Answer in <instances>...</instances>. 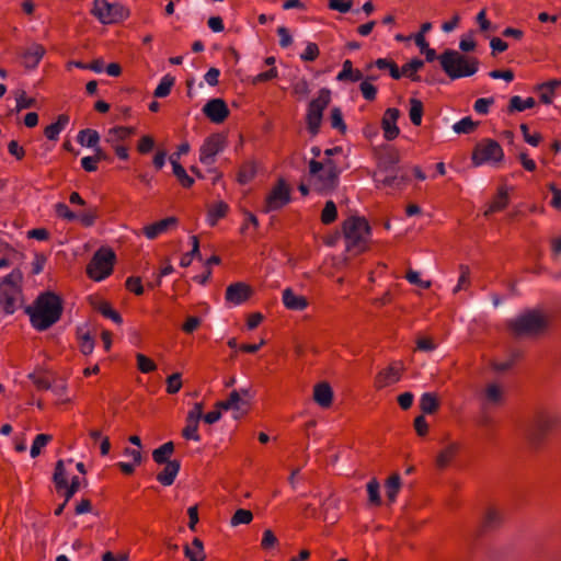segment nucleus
<instances>
[{
    "label": "nucleus",
    "instance_id": "36",
    "mask_svg": "<svg viewBox=\"0 0 561 561\" xmlns=\"http://www.w3.org/2000/svg\"><path fill=\"white\" fill-rule=\"evenodd\" d=\"M53 481L58 492H60L64 486H67V474L64 467V460L57 461L55 472L53 476Z\"/></svg>",
    "mask_w": 561,
    "mask_h": 561
},
{
    "label": "nucleus",
    "instance_id": "6",
    "mask_svg": "<svg viewBox=\"0 0 561 561\" xmlns=\"http://www.w3.org/2000/svg\"><path fill=\"white\" fill-rule=\"evenodd\" d=\"M115 253L108 248L98 250L87 267L88 275L96 282L107 277L113 270Z\"/></svg>",
    "mask_w": 561,
    "mask_h": 561
},
{
    "label": "nucleus",
    "instance_id": "30",
    "mask_svg": "<svg viewBox=\"0 0 561 561\" xmlns=\"http://www.w3.org/2000/svg\"><path fill=\"white\" fill-rule=\"evenodd\" d=\"M173 451L174 444L172 442H168L152 451V458L157 463L163 465L170 461L169 457Z\"/></svg>",
    "mask_w": 561,
    "mask_h": 561
},
{
    "label": "nucleus",
    "instance_id": "50",
    "mask_svg": "<svg viewBox=\"0 0 561 561\" xmlns=\"http://www.w3.org/2000/svg\"><path fill=\"white\" fill-rule=\"evenodd\" d=\"M508 204V195L505 191H501L495 201L491 204L490 208L485 211L488 216L490 213L504 209Z\"/></svg>",
    "mask_w": 561,
    "mask_h": 561
},
{
    "label": "nucleus",
    "instance_id": "61",
    "mask_svg": "<svg viewBox=\"0 0 561 561\" xmlns=\"http://www.w3.org/2000/svg\"><path fill=\"white\" fill-rule=\"evenodd\" d=\"M56 213L59 217L68 220L75 221L78 219V215L69 209V207L64 203H58L56 205Z\"/></svg>",
    "mask_w": 561,
    "mask_h": 561
},
{
    "label": "nucleus",
    "instance_id": "18",
    "mask_svg": "<svg viewBox=\"0 0 561 561\" xmlns=\"http://www.w3.org/2000/svg\"><path fill=\"white\" fill-rule=\"evenodd\" d=\"M164 469L158 473L157 480L165 486H169L173 484L180 469H181V462L179 460H171L167 463H164Z\"/></svg>",
    "mask_w": 561,
    "mask_h": 561
},
{
    "label": "nucleus",
    "instance_id": "1",
    "mask_svg": "<svg viewBox=\"0 0 561 561\" xmlns=\"http://www.w3.org/2000/svg\"><path fill=\"white\" fill-rule=\"evenodd\" d=\"M422 53L425 54L427 62L438 59L442 69L451 80L473 76L479 69V60L477 58L462 55L455 49H446L439 56L431 47L425 48Z\"/></svg>",
    "mask_w": 561,
    "mask_h": 561
},
{
    "label": "nucleus",
    "instance_id": "52",
    "mask_svg": "<svg viewBox=\"0 0 561 561\" xmlns=\"http://www.w3.org/2000/svg\"><path fill=\"white\" fill-rule=\"evenodd\" d=\"M228 400L231 403L234 412H241V413L245 412L248 404L243 401L239 391L233 390L229 394Z\"/></svg>",
    "mask_w": 561,
    "mask_h": 561
},
{
    "label": "nucleus",
    "instance_id": "15",
    "mask_svg": "<svg viewBox=\"0 0 561 561\" xmlns=\"http://www.w3.org/2000/svg\"><path fill=\"white\" fill-rule=\"evenodd\" d=\"M250 294L251 288L247 284L233 283L226 289V300L233 306H239L250 297Z\"/></svg>",
    "mask_w": 561,
    "mask_h": 561
},
{
    "label": "nucleus",
    "instance_id": "12",
    "mask_svg": "<svg viewBox=\"0 0 561 561\" xmlns=\"http://www.w3.org/2000/svg\"><path fill=\"white\" fill-rule=\"evenodd\" d=\"M340 168L337 164H328L314 179V187L320 193H328L339 184Z\"/></svg>",
    "mask_w": 561,
    "mask_h": 561
},
{
    "label": "nucleus",
    "instance_id": "64",
    "mask_svg": "<svg viewBox=\"0 0 561 561\" xmlns=\"http://www.w3.org/2000/svg\"><path fill=\"white\" fill-rule=\"evenodd\" d=\"M319 55V48L314 43H308L300 58L306 61H313Z\"/></svg>",
    "mask_w": 561,
    "mask_h": 561
},
{
    "label": "nucleus",
    "instance_id": "10",
    "mask_svg": "<svg viewBox=\"0 0 561 561\" xmlns=\"http://www.w3.org/2000/svg\"><path fill=\"white\" fill-rule=\"evenodd\" d=\"M226 146V138L221 134H213L204 140L199 149V161L205 165H211L216 161V156L220 153Z\"/></svg>",
    "mask_w": 561,
    "mask_h": 561
},
{
    "label": "nucleus",
    "instance_id": "17",
    "mask_svg": "<svg viewBox=\"0 0 561 561\" xmlns=\"http://www.w3.org/2000/svg\"><path fill=\"white\" fill-rule=\"evenodd\" d=\"M313 400L321 408H329L332 404L333 391L328 382H320L314 386Z\"/></svg>",
    "mask_w": 561,
    "mask_h": 561
},
{
    "label": "nucleus",
    "instance_id": "14",
    "mask_svg": "<svg viewBox=\"0 0 561 561\" xmlns=\"http://www.w3.org/2000/svg\"><path fill=\"white\" fill-rule=\"evenodd\" d=\"M400 117V111L396 107L386 110L381 126L383 129V136L387 140H393L398 137L400 129L397 126V121Z\"/></svg>",
    "mask_w": 561,
    "mask_h": 561
},
{
    "label": "nucleus",
    "instance_id": "2",
    "mask_svg": "<svg viewBox=\"0 0 561 561\" xmlns=\"http://www.w3.org/2000/svg\"><path fill=\"white\" fill-rule=\"evenodd\" d=\"M26 312L32 325L38 331H45L60 319L61 299L54 293L42 294L36 299L34 308L28 307Z\"/></svg>",
    "mask_w": 561,
    "mask_h": 561
},
{
    "label": "nucleus",
    "instance_id": "48",
    "mask_svg": "<svg viewBox=\"0 0 561 561\" xmlns=\"http://www.w3.org/2000/svg\"><path fill=\"white\" fill-rule=\"evenodd\" d=\"M253 519V515L249 510L239 508L236 511L234 515L231 518V525L238 526L240 524H250Z\"/></svg>",
    "mask_w": 561,
    "mask_h": 561
},
{
    "label": "nucleus",
    "instance_id": "23",
    "mask_svg": "<svg viewBox=\"0 0 561 561\" xmlns=\"http://www.w3.org/2000/svg\"><path fill=\"white\" fill-rule=\"evenodd\" d=\"M336 79L339 81L357 82L363 80V73L360 70L354 69L352 61L347 59L343 62V68L336 76Z\"/></svg>",
    "mask_w": 561,
    "mask_h": 561
},
{
    "label": "nucleus",
    "instance_id": "60",
    "mask_svg": "<svg viewBox=\"0 0 561 561\" xmlns=\"http://www.w3.org/2000/svg\"><path fill=\"white\" fill-rule=\"evenodd\" d=\"M494 103L493 98H481L474 102L473 108L478 114L485 115L489 113V107Z\"/></svg>",
    "mask_w": 561,
    "mask_h": 561
},
{
    "label": "nucleus",
    "instance_id": "21",
    "mask_svg": "<svg viewBox=\"0 0 561 561\" xmlns=\"http://www.w3.org/2000/svg\"><path fill=\"white\" fill-rule=\"evenodd\" d=\"M460 445L458 443H449L436 457V466L439 469L446 468L451 459L459 451Z\"/></svg>",
    "mask_w": 561,
    "mask_h": 561
},
{
    "label": "nucleus",
    "instance_id": "4",
    "mask_svg": "<svg viewBox=\"0 0 561 561\" xmlns=\"http://www.w3.org/2000/svg\"><path fill=\"white\" fill-rule=\"evenodd\" d=\"M507 327L516 337L534 336L545 331L547 319L538 310H526L511 319Z\"/></svg>",
    "mask_w": 561,
    "mask_h": 561
},
{
    "label": "nucleus",
    "instance_id": "28",
    "mask_svg": "<svg viewBox=\"0 0 561 561\" xmlns=\"http://www.w3.org/2000/svg\"><path fill=\"white\" fill-rule=\"evenodd\" d=\"M68 122L69 117L67 115H59L56 123H53L45 128V136L49 140H56L61 130L67 126Z\"/></svg>",
    "mask_w": 561,
    "mask_h": 561
},
{
    "label": "nucleus",
    "instance_id": "41",
    "mask_svg": "<svg viewBox=\"0 0 561 561\" xmlns=\"http://www.w3.org/2000/svg\"><path fill=\"white\" fill-rule=\"evenodd\" d=\"M95 309L99 312H101L104 317L111 319L112 321H114L117 324H121L123 322L121 314L118 312H116L115 310H113L112 307L110 306V304H107L106 301L98 302V305L95 306Z\"/></svg>",
    "mask_w": 561,
    "mask_h": 561
},
{
    "label": "nucleus",
    "instance_id": "24",
    "mask_svg": "<svg viewBox=\"0 0 561 561\" xmlns=\"http://www.w3.org/2000/svg\"><path fill=\"white\" fill-rule=\"evenodd\" d=\"M135 134L134 127L117 126L108 130L105 141L115 145L121 140H124Z\"/></svg>",
    "mask_w": 561,
    "mask_h": 561
},
{
    "label": "nucleus",
    "instance_id": "27",
    "mask_svg": "<svg viewBox=\"0 0 561 561\" xmlns=\"http://www.w3.org/2000/svg\"><path fill=\"white\" fill-rule=\"evenodd\" d=\"M184 553L190 561H203L205 554L202 540L194 538L191 546L186 545L184 547Z\"/></svg>",
    "mask_w": 561,
    "mask_h": 561
},
{
    "label": "nucleus",
    "instance_id": "56",
    "mask_svg": "<svg viewBox=\"0 0 561 561\" xmlns=\"http://www.w3.org/2000/svg\"><path fill=\"white\" fill-rule=\"evenodd\" d=\"M367 492L369 496V501L373 504L379 505L381 502L380 494H379V483L376 479H373L367 484Z\"/></svg>",
    "mask_w": 561,
    "mask_h": 561
},
{
    "label": "nucleus",
    "instance_id": "49",
    "mask_svg": "<svg viewBox=\"0 0 561 561\" xmlns=\"http://www.w3.org/2000/svg\"><path fill=\"white\" fill-rule=\"evenodd\" d=\"M330 119H331V126L332 128L341 131V133H345L346 130V125L343 121V116H342V112L339 107H333L331 110V116H330Z\"/></svg>",
    "mask_w": 561,
    "mask_h": 561
},
{
    "label": "nucleus",
    "instance_id": "29",
    "mask_svg": "<svg viewBox=\"0 0 561 561\" xmlns=\"http://www.w3.org/2000/svg\"><path fill=\"white\" fill-rule=\"evenodd\" d=\"M170 163L172 164L174 175L184 187H190L194 184V179L191 178L179 161L175 160L174 154L170 157Z\"/></svg>",
    "mask_w": 561,
    "mask_h": 561
},
{
    "label": "nucleus",
    "instance_id": "58",
    "mask_svg": "<svg viewBox=\"0 0 561 561\" xmlns=\"http://www.w3.org/2000/svg\"><path fill=\"white\" fill-rule=\"evenodd\" d=\"M501 520L500 514L495 510L490 508L485 513L483 525L485 528H493L500 525Z\"/></svg>",
    "mask_w": 561,
    "mask_h": 561
},
{
    "label": "nucleus",
    "instance_id": "13",
    "mask_svg": "<svg viewBox=\"0 0 561 561\" xmlns=\"http://www.w3.org/2000/svg\"><path fill=\"white\" fill-rule=\"evenodd\" d=\"M203 113L215 124L222 123L229 116V108L222 99L209 100L203 107Z\"/></svg>",
    "mask_w": 561,
    "mask_h": 561
},
{
    "label": "nucleus",
    "instance_id": "25",
    "mask_svg": "<svg viewBox=\"0 0 561 561\" xmlns=\"http://www.w3.org/2000/svg\"><path fill=\"white\" fill-rule=\"evenodd\" d=\"M483 400L485 404L497 405L503 400V390L496 383H489L483 392Z\"/></svg>",
    "mask_w": 561,
    "mask_h": 561
},
{
    "label": "nucleus",
    "instance_id": "32",
    "mask_svg": "<svg viewBox=\"0 0 561 561\" xmlns=\"http://www.w3.org/2000/svg\"><path fill=\"white\" fill-rule=\"evenodd\" d=\"M536 104L535 100L533 98H527L526 100H523L520 96L515 95L511 98L510 100V112H523L527 108L534 107Z\"/></svg>",
    "mask_w": 561,
    "mask_h": 561
},
{
    "label": "nucleus",
    "instance_id": "11",
    "mask_svg": "<svg viewBox=\"0 0 561 561\" xmlns=\"http://www.w3.org/2000/svg\"><path fill=\"white\" fill-rule=\"evenodd\" d=\"M289 188L284 180H279L278 184L271 191L265 199L264 211H275L289 203Z\"/></svg>",
    "mask_w": 561,
    "mask_h": 561
},
{
    "label": "nucleus",
    "instance_id": "39",
    "mask_svg": "<svg viewBox=\"0 0 561 561\" xmlns=\"http://www.w3.org/2000/svg\"><path fill=\"white\" fill-rule=\"evenodd\" d=\"M399 157L396 153H387L380 159V168L386 173L401 171V169L397 167Z\"/></svg>",
    "mask_w": 561,
    "mask_h": 561
},
{
    "label": "nucleus",
    "instance_id": "45",
    "mask_svg": "<svg viewBox=\"0 0 561 561\" xmlns=\"http://www.w3.org/2000/svg\"><path fill=\"white\" fill-rule=\"evenodd\" d=\"M22 280V273L20 270H13L10 274L3 277L0 285H7V289H20L19 284Z\"/></svg>",
    "mask_w": 561,
    "mask_h": 561
},
{
    "label": "nucleus",
    "instance_id": "16",
    "mask_svg": "<svg viewBox=\"0 0 561 561\" xmlns=\"http://www.w3.org/2000/svg\"><path fill=\"white\" fill-rule=\"evenodd\" d=\"M20 289H7V285H0V307L7 314H12L18 309Z\"/></svg>",
    "mask_w": 561,
    "mask_h": 561
},
{
    "label": "nucleus",
    "instance_id": "9",
    "mask_svg": "<svg viewBox=\"0 0 561 561\" xmlns=\"http://www.w3.org/2000/svg\"><path fill=\"white\" fill-rule=\"evenodd\" d=\"M92 12L103 24L117 23L127 16V10L123 5L107 0H94Z\"/></svg>",
    "mask_w": 561,
    "mask_h": 561
},
{
    "label": "nucleus",
    "instance_id": "33",
    "mask_svg": "<svg viewBox=\"0 0 561 561\" xmlns=\"http://www.w3.org/2000/svg\"><path fill=\"white\" fill-rule=\"evenodd\" d=\"M420 408L423 411V413H434L438 408L437 398L431 392L423 393L420 399Z\"/></svg>",
    "mask_w": 561,
    "mask_h": 561
},
{
    "label": "nucleus",
    "instance_id": "35",
    "mask_svg": "<svg viewBox=\"0 0 561 561\" xmlns=\"http://www.w3.org/2000/svg\"><path fill=\"white\" fill-rule=\"evenodd\" d=\"M409 116L413 125L419 126L422 123L423 103L417 99L410 100Z\"/></svg>",
    "mask_w": 561,
    "mask_h": 561
},
{
    "label": "nucleus",
    "instance_id": "20",
    "mask_svg": "<svg viewBox=\"0 0 561 561\" xmlns=\"http://www.w3.org/2000/svg\"><path fill=\"white\" fill-rule=\"evenodd\" d=\"M176 222L178 219L175 217H168L165 219H162L158 222L145 227L144 233L148 239L152 240L156 239L162 232H164L169 227L175 226Z\"/></svg>",
    "mask_w": 561,
    "mask_h": 561
},
{
    "label": "nucleus",
    "instance_id": "62",
    "mask_svg": "<svg viewBox=\"0 0 561 561\" xmlns=\"http://www.w3.org/2000/svg\"><path fill=\"white\" fill-rule=\"evenodd\" d=\"M80 350H81V352L84 355H89V354H91L93 352V350H94V340L92 339V336L90 335L89 332L84 333L81 336Z\"/></svg>",
    "mask_w": 561,
    "mask_h": 561
},
{
    "label": "nucleus",
    "instance_id": "19",
    "mask_svg": "<svg viewBox=\"0 0 561 561\" xmlns=\"http://www.w3.org/2000/svg\"><path fill=\"white\" fill-rule=\"evenodd\" d=\"M283 304L287 309L300 311L308 306L304 296L296 295L291 288L283 290Z\"/></svg>",
    "mask_w": 561,
    "mask_h": 561
},
{
    "label": "nucleus",
    "instance_id": "55",
    "mask_svg": "<svg viewBox=\"0 0 561 561\" xmlns=\"http://www.w3.org/2000/svg\"><path fill=\"white\" fill-rule=\"evenodd\" d=\"M80 486H81L80 478L77 476L72 477L70 484L67 483V486H64L61 489V491H64L66 502L70 501V499L78 492Z\"/></svg>",
    "mask_w": 561,
    "mask_h": 561
},
{
    "label": "nucleus",
    "instance_id": "38",
    "mask_svg": "<svg viewBox=\"0 0 561 561\" xmlns=\"http://www.w3.org/2000/svg\"><path fill=\"white\" fill-rule=\"evenodd\" d=\"M424 66V61L414 58L410 62L405 64L402 69L405 76H408L413 81H420L421 77L416 75V71L420 70Z\"/></svg>",
    "mask_w": 561,
    "mask_h": 561
},
{
    "label": "nucleus",
    "instance_id": "47",
    "mask_svg": "<svg viewBox=\"0 0 561 561\" xmlns=\"http://www.w3.org/2000/svg\"><path fill=\"white\" fill-rule=\"evenodd\" d=\"M256 168L253 163L244 164L238 174V181L241 184H248L255 175Z\"/></svg>",
    "mask_w": 561,
    "mask_h": 561
},
{
    "label": "nucleus",
    "instance_id": "42",
    "mask_svg": "<svg viewBox=\"0 0 561 561\" xmlns=\"http://www.w3.org/2000/svg\"><path fill=\"white\" fill-rule=\"evenodd\" d=\"M51 440V436L48 434H38L31 446L30 455L32 458H36L43 447H45Z\"/></svg>",
    "mask_w": 561,
    "mask_h": 561
},
{
    "label": "nucleus",
    "instance_id": "37",
    "mask_svg": "<svg viewBox=\"0 0 561 561\" xmlns=\"http://www.w3.org/2000/svg\"><path fill=\"white\" fill-rule=\"evenodd\" d=\"M174 84V78L170 75H165L161 78L158 87L156 88L153 95L156 98H165L170 94L171 88Z\"/></svg>",
    "mask_w": 561,
    "mask_h": 561
},
{
    "label": "nucleus",
    "instance_id": "22",
    "mask_svg": "<svg viewBox=\"0 0 561 561\" xmlns=\"http://www.w3.org/2000/svg\"><path fill=\"white\" fill-rule=\"evenodd\" d=\"M401 378L400 370L396 367H388L376 376V383L379 388L398 382Z\"/></svg>",
    "mask_w": 561,
    "mask_h": 561
},
{
    "label": "nucleus",
    "instance_id": "46",
    "mask_svg": "<svg viewBox=\"0 0 561 561\" xmlns=\"http://www.w3.org/2000/svg\"><path fill=\"white\" fill-rule=\"evenodd\" d=\"M337 210L336 205L333 201H328L321 214V220L323 224L329 225L336 219Z\"/></svg>",
    "mask_w": 561,
    "mask_h": 561
},
{
    "label": "nucleus",
    "instance_id": "40",
    "mask_svg": "<svg viewBox=\"0 0 561 561\" xmlns=\"http://www.w3.org/2000/svg\"><path fill=\"white\" fill-rule=\"evenodd\" d=\"M45 54V49L41 45H33L31 46L26 54H25V60L28 66H36L38 61L42 59V57Z\"/></svg>",
    "mask_w": 561,
    "mask_h": 561
},
{
    "label": "nucleus",
    "instance_id": "3",
    "mask_svg": "<svg viewBox=\"0 0 561 561\" xmlns=\"http://www.w3.org/2000/svg\"><path fill=\"white\" fill-rule=\"evenodd\" d=\"M346 250L360 253L366 249L370 237V227L363 217L351 216L343 222Z\"/></svg>",
    "mask_w": 561,
    "mask_h": 561
},
{
    "label": "nucleus",
    "instance_id": "54",
    "mask_svg": "<svg viewBox=\"0 0 561 561\" xmlns=\"http://www.w3.org/2000/svg\"><path fill=\"white\" fill-rule=\"evenodd\" d=\"M182 387L181 374L174 373L167 379V392L174 394L180 391Z\"/></svg>",
    "mask_w": 561,
    "mask_h": 561
},
{
    "label": "nucleus",
    "instance_id": "26",
    "mask_svg": "<svg viewBox=\"0 0 561 561\" xmlns=\"http://www.w3.org/2000/svg\"><path fill=\"white\" fill-rule=\"evenodd\" d=\"M77 141L83 147L93 149L98 146V144L100 141V135L94 129H90V128L82 129L79 131V134L77 136Z\"/></svg>",
    "mask_w": 561,
    "mask_h": 561
},
{
    "label": "nucleus",
    "instance_id": "57",
    "mask_svg": "<svg viewBox=\"0 0 561 561\" xmlns=\"http://www.w3.org/2000/svg\"><path fill=\"white\" fill-rule=\"evenodd\" d=\"M186 426L183 430V436L186 439H193L195 442L201 440V436L197 434L198 423L186 419Z\"/></svg>",
    "mask_w": 561,
    "mask_h": 561
},
{
    "label": "nucleus",
    "instance_id": "31",
    "mask_svg": "<svg viewBox=\"0 0 561 561\" xmlns=\"http://www.w3.org/2000/svg\"><path fill=\"white\" fill-rule=\"evenodd\" d=\"M407 175L401 171L387 173L386 176L381 180L385 186L392 188H401L407 183Z\"/></svg>",
    "mask_w": 561,
    "mask_h": 561
},
{
    "label": "nucleus",
    "instance_id": "5",
    "mask_svg": "<svg viewBox=\"0 0 561 561\" xmlns=\"http://www.w3.org/2000/svg\"><path fill=\"white\" fill-rule=\"evenodd\" d=\"M331 101L330 90L323 88L319 91L316 99L311 100L308 105L306 121L309 133L316 136L322 123L323 111Z\"/></svg>",
    "mask_w": 561,
    "mask_h": 561
},
{
    "label": "nucleus",
    "instance_id": "43",
    "mask_svg": "<svg viewBox=\"0 0 561 561\" xmlns=\"http://www.w3.org/2000/svg\"><path fill=\"white\" fill-rule=\"evenodd\" d=\"M477 126L470 116L463 117L453 125V130L456 134H470Z\"/></svg>",
    "mask_w": 561,
    "mask_h": 561
},
{
    "label": "nucleus",
    "instance_id": "63",
    "mask_svg": "<svg viewBox=\"0 0 561 561\" xmlns=\"http://www.w3.org/2000/svg\"><path fill=\"white\" fill-rule=\"evenodd\" d=\"M329 7L332 10L339 11L341 13H346L352 8V1L351 0H330Z\"/></svg>",
    "mask_w": 561,
    "mask_h": 561
},
{
    "label": "nucleus",
    "instance_id": "59",
    "mask_svg": "<svg viewBox=\"0 0 561 561\" xmlns=\"http://www.w3.org/2000/svg\"><path fill=\"white\" fill-rule=\"evenodd\" d=\"M359 90L367 101L375 100L377 94V88L373 85L370 82H368V80H364L360 82Z\"/></svg>",
    "mask_w": 561,
    "mask_h": 561
},
{
    "label": "nucleus",
    "instance_id": "51",
    "mask_svg": "<svg viewBox=\"0 0 561 561\" xmlns=\"http://www.w3.org/2000/svg\"><path fill=\"white\" fill-rule=\"evenodd\" d=\"M136 358H137L138 369L141 373L148 374V373L156 370V368H157L156 364L150 358L146 357L144 354H141V353L136 354Z\"/></svg>",
    "mask_w": 561,
    "mask_h": 561
},
{
    "label": "nucleus",
    "instance_id": "44",
    "mask_svg": "<svg viewBox=\"0 0 561 561\" xmlns=\"http://www.w3.org/2000/svg\"><path fill=\"white\" fill-rule=\"evenodd\" d=\"M400 485H401V479H400L399 474H393L388 479L386 489H387V496L390 502H394V500L397 497V493L400 489Z\"/></svg>",
    "mask_w": 561,
    "mask_h": 561
},
{
    "label": "nucleus",
    "instance_id": "7",
    "mask_svg": "<svg viewBox=\"0 0 561 561\" xmlns=\"http://www.w3.org/2000/svg\"><path fill=\"white\" fill-rule=\"evenodd\" d=\"M558 423V416L551 412L538 413L524 428L525 437L536 444L540 438L554 428Z\"/></svg>",
    "mask_w": 561,
    "mask_h": 561
},
{
    "label": "nucleus",
    "instance_id": "8",
    "mask_svg": "<svg viewBox=\"0 0 561 561\" xmlns=\"http://www.w3.org/2000/svg\"><path fill=\"white\" fill-rule=\"evenodd\" d=\"M504 152L500 144L493 139H486L478 144L472 153V163L480 167L484 163L495 164L503 160Z\"/></svg>",
    "mask_w": 561,
    "mask_h": 561
},
{
    "label": "nucleus",
    "instance_id": "34",
    "mask_svg": "<svg viewBox=\"0 0 561 561\" xmlns=\"http://www.w3.org/2000/svg\"><path fill=\"white\" fill-rule=\"evenodd\" d=\"M228 210V205L224 202H219L208 209V224L210 226H215L217 220L225 217L226 213Z\"/></svg>",
    "mask_w": 561,
    "mask_h": 561
},
{
    "label": "nucleus",
    "instance_id": "53",
    "mask_svg": "<svg viewBox=\"0 0 561 561\" xmlns=\"http://www.w3.org/2000/svg\"><path fill=\"white\" fill-rule=\"evenodd\" d=\"M35 106H36V100L33 98H27L25 95V92L22 91L16 96V106H15V110H13L12 112H20L24 108H31V107H35Z\"/></svg>",
    "mask_w": 561,
    "mask_h": 561
}]
</instances>
